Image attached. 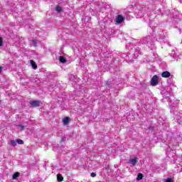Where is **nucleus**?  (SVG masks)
<instances>
[{
    "label": "nucleus",
    "instance_id": "2eb2a0df",
    "mask_svg": "<svg viewBox=\"0 0 182 182\" xmlns=\"http://www.w3.org/2000/svg\"><path fill=\"white\" fill-rule=\"evenodd\" d=\"M4 46V38L2 37H0V47Z\"/></svg>",
    "mask_w": 182,
    "mask_h": 182
},
{
    "label": "nucleus",
    "instance_id": "5701e85b",
    "mask_svg": "<svg viewBox=\"0 0 182 182\" xmlns=\"http://www.w3.org/2000/svg\"><path fill=\"white\" fill-rule=\"evenodd\" d=\"M70 80H75V75H71Z\"/></svg>",
    "mask_w": 182,
    "mask_h": 182
},
{
    "label": "nucleus",
    "instance_id": "f257e3e1",
    "mask_svg": "<svg viewBox=\"0 0 182 182\" xmlns=\"http://www.w3.org/2000/svg\"><path fill=\"white\" fill-rule=\"evenodd\" d=\"M141 43L143 45H146L149 48H150V46H153V44L154 43V41H153V36H148L147 37L143 38L141 41Z\"/></svg>",
    "mask_w": 182,
    "mask_h": 182
},
{
    "label": "nucleus",
    "instance_id": "9b49d317",
    "mask_svg": "<svg viewBox=\"0 0 182 182\" xmlns=\"http://www.w3.org/2000/svg\"><path fill=\"white\" fill-rule=\"evenodd\" d=\"M60 62H61V63H65L66 58H65L63 56H60Z\"/></svg>",
    "mask_w": 182,
    "mask_h": 182
},
{
    "label": "nucleus",
    "instance_id": "9d476101",
    "mask_svg": "<svg viewBox=\"0 0 182 182\" xmlns=\"http://www.w3.org/2000/svg\"><path fill=\"white\" fill-rule=\"evenodd\" d=\"M143 179V173H139L136 178V180L138 181H140V180Z\"/></svg>",
    "mask_w": 182,
    "mask_h": 182
},
{
    "label": "nucleus",
    "instance_id": "393cba45",
    "mask_svg": "<svg viewBox=\"0 0 182 182\" xmlns=\"http://www.w3.org/2000/svg\"><path fill=\"white\" fill-rule=\"evenodd\" d=\"M2 72V67H0V73Z\"/></svg>",
    "mask_w": 182,
    "mask_h": 182
},
{
    "label": "nucleus",
    "instance_id": "f03ea898",
    "mask_svg": "<svg viewBox=\"0 0 182 182\" xmlns=\"http://www.w3.org/2000/svg\"><path fill=\"white\" fill-rule=\"evenodd\" d=\"M151 86H156L159 85V77L157 75H154L151 80Z\"/></svg>",
    "mask_w": 182,
    "mask_h": 182
},
{
    "label": "nucleus",
    "instance_id": "6ab92c4d",
    "mask_svg": "<svg viewBox=\"0 0 182 182\" xmlns=\"http://www.w3.org/2000/svg\"><path fill=\"white\" fill-rule=\"evenodd\" d=\"M139 54H140V52H139L138 50H136L134 52V55H135V56H139Z\"/></svg>",
    "mask_w": 182,
    "mask_h": 182
},
{
    "label": "nucleus",
    "instance_id": "f8f14e48",
    "mask_svg": "<svg viewBox=\"0 0 182 182\" xmlns=\"http://www.w3.org/2000/svg\"><path fill=\"white\" fill-rule=\"evenodd\" d=\"M63 122L64 124H68L69 123V117H65L63 119Z\"/></svg>",
    "mask_w": 182,
    "mask_h": 182
},
{
    "label": "nucleus",
    "instance_id": "ddd939ff",
    "mask_svg": "<svg viewBox=\"0 0 182 182\" xmlns=\"http://www.w3.org/2000/svg\"><path fill=\"white\" fill-rule=\"evenodd\" d=\"M18 177H19V173H18V172H16V173L13 175V178H14V180H16V178H18Z\"/></svg>",
    "mask_w": 182,
    "mask_h": 182
},
{
    "label": "nucleus",
    "instance_id": "aec40b11",
    "mask_svg": "<svg viewBox=\"0 0 182 182\" xmlns=\"http://www.w3.org/2000/svg\"><path fill=\"white\" fill-rule=\"evenodd\" d=\"M166 182H173V179L171 178H168L166 180Z\"/></svg>",
    "mask_w": 182,
    "mask_h": 182
},
{
    "label": "nucleus",
    "instance_id": "39448f33",
    "mask_svg": "<svg viewBox=\"0 0 182 182\" xmlns=\"http://www.w3.org/2000/svg\"><path fill=\"white\" fill-rule=\"evenodd\" d=\"M129 164H132V166H136V164H137V159L134 158L129 160Z\"/></svg>",
    "mask_w": 182,
    "mask_h": 182
},
{
    "label": "nucleus",
    "instance_id": "0eeeda50",
    "mask_svg": "<svg viewBox=\"0 0 182 182\" xmlns=\"http://www.w3.org/2000/svg\"><path fill=\"white\" fill-rule=\"evenodd\" d=\"M9 144H11L12 147H16L17 142L15 140H11L10 141Z\"/></svg>",
    "mask_w": 182,
    "mask_h": 182
},
{
    "label": "nucleus",
    "instance_id": "1a4fd4ad",
    "mask_svg": "<svg viewBox=\"0 0 182 182\" xmlns=\"http://www.w3.org/2000/svg\"><path fill=\"white\" fill-rule=\"evenodd\" d=\"M31 65L33 67V69H36L38 68V66L36 65V64L35 63V61L31 60Z\"/></svg>",
    "mask_w": 182,
    "mask_h": 182
},
{
    "label": "nucleus",
    "instance_id": "f3484780",
    "mask_svg": "<svg viewBox=\"0 0 182 182\" xmlns=\"http://www.w3.org/2000/svg\"><path fill=\"white\" fill-rule=\"evenodd\" d=\"M178 123H181V117L176 116Z\"/></svg>",
    "mask_w": 182,
    "mask_h": 182
},
{
    "label": "nucleus",
    "instance_id": "b1692460",
    "mask_svg": "<svg viewBox=\"0 0 182 182\" xmlns=\"http://www.w3.org/2000/svg\"><path fill=\"white\" fill-rule=\"evenodd\" d=\"M96 176V173H91V177H95Z\"/></svg>",
    "mask_w": 182,
    "mask_h": 182
},
{
    "label": "nucleus",
    "instance_id": "423d86ee",
    "mask_svg": "<svg viewBox=\"0 0 182 182\" xmlns=\"http://www.w3.org/2000/svg\"><path fill=\"white\" fill-rule=\"evenodd\" d=\"M32 107H38L39 106V101H33L31 102Z\"/></svg>",
    "mask_w": 182,
    "mask_h": 182
},
{
    "label": "nucleus",
    "instance_id": "dca6fc26",
    "mask_svg": "<svg viewBox=\"0 0 182 182\" xmlns=\"http://www.w3.org/2000/svg\"><path fill=\"white\" fill-rule=\"evenodd\" d=\"M56 11H57V12H62V7L58 6L56 7Z\"/></svg>",
    "mask_w": 182,
    "mask_h": 182
},
{
    "label": "nucleus",
    "instance_id": "4be33fe9",
    "mask_svg": "<svg viewBox=\"0 0 182 182\" xmlns=\"http://www.w3.org/2000/svg\"><path fill=\"white\" fill-rule=\"evenodd\" d=\"M33 46H36V40H33Z\"/></svg>",
    "mask_w": 182,
    "mask_h": 182
},
{
    "label": "nucleus",
    "instance_id": "a211bd4d",
    "mask_svg": "<svg viewBox=\"0 0 182 182\" xmlns=\"http://www.w3.org/2000/svg\"><path fill=\"white\" fill-rule=\"evenodd\" d=\"M180 57H181V56L177 57V54H174V55H173V58H174V59H176V60H178V59H180Z\"/></svg>",
    "mask_w": 182,
    "mask_h": 182
},
{
    "label": "nucleus",
    "instance_id": "a878e982",
    "mask_svg": "<svg viewBox=\"0 0 182 182\" xmlns=\"http://www.w3.org/2000/svg\"><path fill=\"white\" fill-rule=\"evenodd\" d=\"M62 141H65V138H63V139H62Z\"/></svg>",
    "mask_w": 182,
    "mask_h": 182
},
{
    "label": "nucleus",
    "instance_id": "6e6552de",
    "mask_svg": "<svg viewBox=\"0 0 182 182\" xmlns=\"http://www.w3.org/2000/svg\"><path fill=\"white\" fill-rule=\"evenodd\" d=\"M57 180L58 181H63V176L60 174L57 175Z\"/></svg>",
    "mask_w": 182,
    "mask_h": 182
},
{
    "label": "nucleus",
    "instance_id": "7ed1b4c3",
    "mask_svg": "<svg viewBox=\"0 0 182 182\" xmlns=\"http://www.w3.org/2000/svg\"><path fill=\"white\" fill-rule=\"evenodd\" d=\"M124 21V17H123L122 15H118L116 18V22L118 24H120Z\"/></svg>",
    "mask_w": 182,
    "mask_h": 182
},
{
    "label": "nucleus",
    "instance_id": "412c9836",
    "mask_svg": "<svg viewBox=\"0 0 182 182\" xmlns=\"http://www.w3.org/2000/svg\"><path fill=\"white\" fill-rule=\"evenodd\" d=\"M18 127L20 128L21 130H23L25 129V126L23 125H19Z\"/></svg>",
    "mask_w": 182,
    "mask_h": 182
},
{
    "label": "nucleus",
    "instance_id": "20e7f679",
    "mask_svg": "<svg viewBox=\"0 0 182 182\" xmlns=\"http://www.w3.org/2000/svg\"><path fill=\"white\" fill-rule=\"evenodd\" d=\"M162 77H170L171 76V74L168 71H164L161 73Z\"/></svg>",
    "mask_w": 182,
    "mask_h": 182
},
{
    "label": "nucleus",
    "instance_id": "4468645a",
    "mask_svg": "<svg viewBox=\"0 0 182 182\" xmlns=\"http://www.w3.org/2000/svg\"><path fill=\"white\" fill-rule=\"evenodd\" d=\"M16 141L17 142L18 144H23V141L22 139H16Z\"/></svg>",
    "mask_w": 182,
    "mask_h": 182
}]
</instances>
